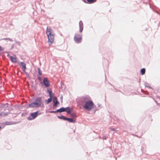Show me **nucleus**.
<instances>
[{"instance_id":"obj_1","label":"nucleus","mask_w":160,"mask_h":160,"mask_svg":"<svg viewBox=\"0 0 160 160\" xmlns=\"http://www.w3.org/2000/svg\"><path fill=\"white\" fill-rule=\"evenodd\" d=\"M28 107L33 108L42 107L43 106V103L41 97H38L36 98L35 102L29 104Z\"/></svg>"},{"instance_id":"obj_2","label":"nucleus","mask_w":160,"mask_h":160,"mask_svg":"<svg viewBox=\"0 0 160 160\" xmlns=\"http://www.w3.org/2000/svg\"><path fill=\"white\" fill-rule=\"evenodd\" d=\"M52 30L49 27H47V28L46 34L48 36V42L50 43V45L52 44L54 40V36L52 33Z\"/></svg>"},{"instance_id":"obj_3","label":"nucleus","mask_w":160,"mask_h":160,"mask_svg":"<svg viewBox=\"0 0 160 160\" xmlns=\"http://www.w3.org/2000/svg\"><path fill=\"white\" fill-rule=\"evenodd\" d=\"M94 103L92 101H88L85 103L83 108L87 110H90L93 107Z\"/></svg>"},{"instance_id":"obj_4","label":"nucleus","mask_w":160,"mask_h":160,"mask_svg":"<svg viewBox=\"0 0 160 160\" xmlns=\"http://www.w3.org/2000/svg\"><path fill=\"white\" fill-rule=\"evenodd\" d=\"M82 35L81 34H76L74 37V40L77 43L80 42L82 41Z\"/></svg>"},{"instance_id":"obj_5","label":"nucleus","mask_w":160,"mask_h":160,"mask_svg":"<svg viewBox=\"0 0 160 160\" xmlns=\"http://www.w3.org/2000/svg\"><path fill=\"white\" fill-rule=\"evenodd\" d=\"M38 111H37L35 112H32L30 114V116L28 118L29 120H32L36 118L38 115Z\"/></svg>"},{"instance_id":"obj_6","label":"nucleus","mask_w":160,"mask_h":160,"mask_svg":"<svg viewBox=\"0 0 160 160\" xmlns=\"http://www.w3.org/2000/svg\"><path fill=\"white\" fill-rule=\"evenodd\" d=\"M43 83L46 87H48L50 86V83L47 78L45 77L44 78Z\"/></svg>"},{"instance_id":"obj_7","label":"nucleus","mask_w":160,"mask_h":160,"mask_svg":"<svg viewBox=\"0 0 160 160\" xmlns=\"http://www.w3.org/2000/svg\"><path fill=\"white\" fill-rule=\"evenodd\" d=\"M19 63V65L21 68L22 70L25 72L26 69V64L23 62H20Z\"/></svg>"},{"instance_id":"obj_8","label":"nucleus","mask_w":160,"mask_h":160,"mask_svg":"<svg viewBox=\"0 0 160 160\" xmlns=\"http://www.w3.org/2000/svg\"><path fill=\"white\" fill-rule=\"evenodd\" d=\"M53 107H56L57 105L59 103V102L57 100V98L56 97H54L53 98Z\"/></svg>"},{"instance_id":"obj_9","label":"nucleus","mask_w":160,"mask_h":160,"mask_svg":"<svg viewBox=\"0 0 160 160\" xmlns=\"http://www.w3.org/2000/svg\"><path fill=\"white\" fill-rule=\"evenodd\" d=\"M79 32H82L83 30V24L82 22L80 21L79 22Z\"/></svg>"},{"instance_id":"obj_10","label":"nucleus","mask_w":160,"mask_h":160,"mask_svg":"<svg viewBox=\"0 0 160 160\" xmlns=\"http://www.w3.org/2000/svg\"><path fill=\"white\" fill-rule=\"evenodd\" d=\"M89 97L88 96H84L82 97V103H84L88 101H89Z\"/></svg>"},{"instance_id":"obj_11","label":"nucleus","mask_w":160,"mask_h":160,"mask_svg":"<svg viewBox=\"0 0 160 160\" xmlns=\"http://www.w3.org/2000/svg\"><path fill=\"white\" fill-rule=\"evenodd\" d=\"M10 59L13 62H17L16 57H13L12 56H10Z\"/></svg>"},{"instance_id":"obj_12","label":"nucleus","mask_w":160,"mask_h":160,"mask_svg":"<svg viewBox=\"0 0 160 160\" xmlns=\"http://www.w3.org/2000/svg\"><path fill=\"white\" fill-rule=\"evenodd\" d=\"M65 109H67V108H65L64 107H62L60 109H57V112H59L60 113L65 112Z\"/></svg>"},{"instance_id":"obj_13","label":"nucleus","mask_w":160,"mask_h":160,"mask_svg":"<svg viewBox=\"0 0 160 160\" xmlns=\"http://www.w3.org/2000/svg\"><path fill=\"white\" fill-rule=\"evenodd\" d=\"M87 2H86L85 1H84L85 2L88 3V4H91L93 3L96 2L97 0H87Z\"/></svg>"},{"instance_id":"obj_14","label":"nucleus","mask_w":160,"mask_h":160,"mask_svg":"<svg viewBox=\"0 0 160 160\" xmlns=\"http://www.w3.org/2000/svg\"><path fill=\"white\" fill-rule=\"evenodd\" d=\"M65 108L67 109H65V112H67L68 114H70L71 112V108L69 107H67Z\"/></svg>"},{"instance_id":"obj_15","label":"nucleus","mask_w":160,"mask_h":160,"mask_svg":"<svg viewBox=\"0 0 160 160\" xmlns=\"http://www.w3.org/2000/svg\"><path fill=\"white\" fill-rule=\"evenodd\" d=\"M66 120L68 121L69 122H70L74 123L75 122V121L72 118H67Z\"/></svg>"},{"instance_id":"obj_16","label":"nucleus","mask_w":160,"mask_h":160,"mask_svg":"<svg viewBox=\"0 0 160 160\" xmlns=\"http://www.w3.org/2000/svg\"><path fill=\"white\" fill-rule=\"evenodd\" d=\"M47 91L48 92L49 96L50 97V98H52V92L51 91L49 90L48 89H47Z\"/></svg>"},{"instance_id":"obj_17","label":"nucleus","mask_w":160,"mask_h":160,"mask_svg":"<svg viewBox=\"0 0 160 160\" xmlns=\"http://www.w3.org/2000/svg\"><path fill=\"white\" fill-rule=\"evenodd\" d=\"M52 100V98H49L47 100L45 101V103L46 104H48L49 103L51 102Z\"/></svg>"},{"instance_id":"obj_18","label":"nucleus","mask_w":160,"mask_h":160,"mask_svg":"<svg viewBox=\"0 0 160 160\" xmlns=\"http://www.w3.org/2000/svg\"><path fill=\"white\" fill-rule=\"evenodd\" d=\"M58 118L60 119H63L64 120H66V117L62 115L60 116H58Z\"/></svg>"},{"instance_id":"obj_19","label":"nucleus","mask_w":160,"mask_h":160,"mask_svg":"<svg viewBox=\"0 0 160 160\" xmlns=\"http://www.w3.org/2000/svg\"><path fill=\"white\" fill-rule=\"evenodd\" d=\"M141 73L142 75L144 74L145 72V69L144 68H142L141 70Z\"/></svg>"},{"instance_id":"obj_20","label":"nucleus","mask_w":160,"mask_h":160,"mask_svg":"<svg viewBox=\"0 0 160 160\" xmlns=\"http://www.w3.org/2000/svg\"><path fill=\"white\" fill-rule=\"evenodd\" d=\"M144 85H145V87H148L150 88H152L150 86L149 84L147 82H145Z\"/></svg>"},{"instance_id":"obj_21","label":"nucleus","mask_w":160,"mask_h":160,"mask_svg":"<svg viewBox=\"0 0 160 160\" xmlns=\"http://www.w3.org/2000/svg\"><path fill=\"white\" fill-rule=\"evenodd\" d=\"M38 72L39 75H42V72L41 71L40 69L39 68H38Z\"/></svg>"},{"instance_id":"obj_22","label":"nucleus","mask_w":160,"mask_h":160,"mask_svg":"<svg viewBox=\"0 0 160 160\" xmlns=\"http://www.w3.org/2000/svg\"><path fill=\"white\" fill-rule=\"evenodd\" d=\"M3 39L5 40H8L12 42L13 41V40L10 38H4Z\"/></svg>"},{"instance_id":"obj_23","label":"nucleus","mask_w":160,"mask_h":160,"mask_svg":"<svg viewBox=\"0 0 160 160\" xmlns=\"http://www.w3.org/2000/svg\"><path fill=\"white\" fill-rule=\"evenodd\" d=\"M9 112H4V113H3V114L4 115V116H7L8 114H9Z\"/></svg>"},{"instance_id":"obj_24","label":"nucleus","mask_w":160,"mask_h":160,"mask_svg":"<svg viewBox=\"0 0 160 160\" xmlns=\"http://www.w3.org/2000/svg\"><path fill=\"white\" fill-rule=\"evenodd\" d=\"M57 110L55 111H50L49 112L51 113H56L57 112Z\"/></svg>"},{"instance_id":"obj_25","label":"nucleus","mask_w":160,"mask_h":160,"mask_svg":"<svg viewBox=\"0 0 160 160\" xmlns=\"http://www.w3.org/2000/svg\"><path fill=\"white\" fill-rule=\"evenodd\" d=\"M102 138L104 140H106L107 138V137L106 136L104 135H103L102 136Z\"/></svg>"},{"instance_id":"obj_26","label":"nucleus","mask_w":160,"mask_h":160,"mask_svg":"<svg viewBox=\"0 0 160 160\" xmlns=\"http://www.w3.org/2000/svg\"><path fill=\"white\" fill-rule=\"evenodd\" d=\"M71 116L72 117L74 118H75L76 117V116L73 113L71 114Z\"/></svg>"},{"instance_id":"obj_27","label":"nucleus","mask_w":160,"mask_h":160,"mask_svg":"<svg viewBox=\"0 0 160 160\" xmlns=\"http://www.w3.org/2000/svg\"><path fill=\"white\" fill-rule=\"evenodd\" d=\"M60 99L61 100V101L62 102V99H63V97L62 96H61L60 97Z\"/></svg>"},{"instance_id":"obj_28","label":"nucleus","mask_w":160,"mask_h":160,"mask_svg":"<svg viewBox=\"0 0 160 160\" xmlns=\"http://www.w3.org/2000/svg\"><path fill=\"white\" fill-rule=\"evenodd\" d=\"M14 47V44H13L12 45V47H11V48L10 49V50H11Z\"/></svg>"},{"instance_id":"obj_29","label":"nucleus","mask_w":160,"mask_h":160,"mask_svg":"<svg viewBox=\"0 0 160 160\" xmlns=\"http://www.w3.org/2000/svg\"><path fill=\"white\" fill-rule=\"evenodd\" d=\"M109 128L112 131H115L116 130L114 128Z\"/></svg>"},{"instance_id":"obj_30","label":"nucleus","mask_w":160,"mask_h":160,"mask_svg":"<svg viewBox=\"0 0 160 160\" xmlns=\"http://www.w3.org/2000/svg\"><path fill=\"white\" fill-rule=\"evenodd\" d=\"M38 78L39 81H41V78L40 77H38Z\"/></svg>"},{"instance_id":"obj_31","label":"nucleus","mask_w":160,"mask_h":160,"mask_svg":"<svg viewBox=\"0 0 160 160\" xmlns=\"http://www.w3.org/2000/svg\"><path fill=\"white\" fill-rule=\"evenodd\" d=\"M3 49L0 46V51H2V50H3Z\"/></svg>"},{"instance_id":"obj_32","label":"nucleus","mask_w":160,"mask_h":160,"mask_svg":"<svg viewBox=\"0 0 160 160\" xmlns=\"http://www.w3.org/2000/svg\"><path fill=\"white\" fill-rule=\"evenodd\" d=\"M3 114V113H0V116H1Z\"/></svg>"},{"instance_id":"obj_33","label":"nucleus","mask_w":160,"mask_h":160,"mask_svg":"<svg viewBox=\"0 0 160 160\" xmlns=\"http://www.w3.org/2000/svg\"><path fill=\"white\" fill-rule=\"evenodd\" d=\"M1 126H0V129H1Z\"/></svg>"}]
</instances>
